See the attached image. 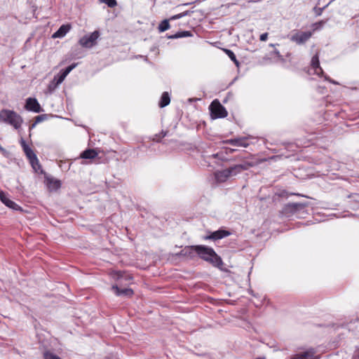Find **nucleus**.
<instances>
[{
  "label": "nucleus",
  "mask_w": 359,
  "mask_h": 359,
  "mask_svg": "<svg viewBox=\"0 0 359 359\" xmlns=\"http://www.w3.org/2000/svg\"><path fill=\"white\" fill-rule=\"evenodd\" d=\"M22 121V117L13 110L2 109L0 111V122L6 123L15 129H18L20 128Z\"/></svg>",
  "instance_id": "f03ea898"
},
{
  "label": "nucleus",
  "mask_w": 359,
  "mask_h": 359,
  "mask_svg": "<svg viewBox=\"0 0 359 359\" xmlns=\"http://www.w3.org/2000/svg\"><path fill=\"white\" fill-rule=\"evenodd\" d=\"M196 245L187 246L182 249L180 252V256L193 257L196 253Z\"/></svg>",
  "instance_id": "a211bd4d"
},
{
  "label": "nucleus",
  "mask_w": 359,
  "mask_h": 359,
  "mask_svg": "<svg viewBox=\"0 0 359 359\" xmlns=\"http://www.w3.org/2000/svg\"><path fill=\"white\" fill-rule=\"evenodd\" d=\"M55 80H56V76L54 77L53 81L48 86V89L50 91L55 90V88H53V87L55 83Z\"/></svg>",
  "instance_id": "72a5a7b5"
},
{
  "label": "nucleus",
  "mask_w": 359,
  "mask_h": 359,
  "mask_svg": "<svg viewBox=\"0 0 359 359\" xmlns=\"http://www.w3.org/2000/svg\"><path fill=\"white\" fill-rule=\"evenodd\" d=\"M191 34L189 31H183V32H179L176 33L175 35L170 36L171 39H178L182 37H187L191 36Z\"/></svg>",
  "instance_id": "b1692460"
},
{
  "label": "nucleus",
  "mask_w": 359,
  "mask_h": 359,
  "mask_svg": "<svg viewBox=\"0 0 359 359\" xmlns=\"http://www.w3.org/2000/svg\"><path fill=\"white\" fill-rule=\"evenodd\" d=\"M48 182L49 188L52 189H57L61 185L60 182L55 179H48Z\"/></svg>",
  "instance_id": "412c9836"
},
{
  "label": "nucleus",
  "mask_w": 359,
  "mask_h": 359,
  "mask_svg": "<svg viewBox=\"0 0 359 359\" xmlns=\"http://www.w3.org/2000/svg\"><path fill=\"white\" fill-rule=\"evenodd\" d=\"M0 200L4 204L11 209L17 210L20 208L17 203L8 198L3 191L0 192Z\"/></svg>",
  "instance_id": "4468645a"
},
{
  "label": "nucleus",
  "mask_w": 359,
  "mask_h": 359,
  "mask_svg": "<svg viewBox=\"0 0 359 359\" xmlns=\"http://www.w3.org/2000/svg\"><path fill=\"white\" fill-rule=\"evenodd\" d=\"M60 75L62 76L65 79L66 78V76H67V74H65V72H62L60 73Z\"/></svg>",
  "instance_id": "a19ab883"
},
{
  "label": "nucleus",
  "mask_w": 359,
  "mask_h": 359,
  "mask_svg": "<svg viewBox=\"0 0 359 359\" xmlns=\"http://www.w3.org/2000/svg\"><path fill=\"white\" fill-rule=\"evenodd\" d=\"M325 24V22L324 21H320L317 23H315L313 25V30L312 31L313 32L315 31V30H317L318 29H320L321 27H323V25Z\"/></svg>",
  "instance_id": "7c9ffc66"
},
{
  "label": "nucleus",
  "mask_w": 359,
  "mask_h": 359,
  "mask_svg": "<svg viewBox=\"0 0 359 359\" xmlns=\"http://www.w3.org/2000/svg\"><path fill=\"white\" fill-rule=\"evenodd\" d=\"M111 289L117 296L131 297L133 291L130 288H120L117 285H113Z\"/></svg>",
  "instance_id": "dca6fc26"
},
{
  "label": "nucleus",
  "mask_w": 359,
  "mask_h": 359,
  "mask_svg": "<svg viewBox=\"0 0 359 359\" xmlns=\"http://www.w3.org/2000/svg\"><path fill=\"white\" fill-rule=\"evenodd\" d=\"M170 28L169 20H163L158 25L160 32H163Z\"/></svg>",
  "instance_id": "4be33fe9"
},
{
  "label": "nucleus",
  "mask_w": 359,
  "mask_h": 359,
  "mask_svg": "<svg viewBox=\"0 0 359 359\" xmlns=\"http://www.w3.org/2000/svg\"><path fill=\"white\" fill-rule=\"evenodd\" d=\"M99 36V31L95 30L90 35L83 36L80 39L79 43L82 47L90 48L96 45Z\"/></svg>",
  "instance_id": "39448f33"
},
{
  "label": "nucleus",
  "mask_w": 359,
  "mask_h": 359,
  "mask_svg": "<svg viewBox=\"0 0 359 359\" xmlns=\"http://www.w3.org/2000/svg\"><path fill=\"white\" fill-rule=\"evenodd\" d=\"M71 26L69 25H62L52 36L53 39L62 38L70 30Z\"/></svg>",
  "instance_id": "f3484780"
},
{
  "label": "nucleus",
  "mask_w": 359,
  "mask_h": 359,
  "mask_svg": "<svg viewBox=\"0 0 359 359\" xmlns=\"http://www.w3.org/2000/svg\"><path fill=\"white\" fill-rule=\"evenodd\" d=\"M235 151H236V149L228 148V149H226V154H233Z\"/></svg>",
  "instance_id": "c9c22d12"
},
{
  "label": "nucleus",
  "mask_w": 359,
  "mask_h": 359,
  "mask_svg": "<svg viewBox=\"0 0 359 359\" xmlns=\"http://www.w3.org/2000/svg\"><path fill=\"white\" fill-rule=\"evenodd\" d=\"M229 235H231V233L229 231L224 230V229H219L217 231L210 233L209 235L206 236L204 238L205 240L217 241V240L222 239L223 238H225L226 236H229Z\"/></svg>",
  "instance_id": "1a4fd4ad"
},
{
  "label": "nucleus",
  "mask_w": 359,
  "mask_h": 359,
  "mask_svg": "<svg viewBox=\"0 0 359 359\" xmlns=\"http://www.w3.org/2000/svg\"><path fill=\"white\" fill-rule=\"evenodd\" d=\"M325 79L327 80V81H329L331 83H337V82L334 81H332L330 78H328L327 76H325Z\"/></svg>",
  "instance_id": "ea45409f"
},
{
  "label": "nucleus",
  "mask_w": 359,
  "mask_h": 359,
  "mask_svg": "<svg viewBox=\"0 0 359 359\" xmlns=\"http://www.w3.org/2000/svg\"><path fill=\"white\" fill-rule=\"evenodd\" d=\"M224 51L226 53V54L229 57V58L234 62V64L238 67L239 66V62L237 60L236 57L233 52L229 49H224Z\"/></svg>",
  "instance_id": "5701e85b"
},
{
  "label": "nucleus",
  "mask_w": 359,
  "mask_h": 359,
  "mask_svg": "<svg viewBox=\"0 0 359 359\" xmlns=\"http://www.w3.org/2000/svg\"><path fill=\"white\" fill-rule=\"evenodd\" d=\"M209 109L212 118H225L228 115L225 107L217 99L211 102Z\"/></svg>",
  "instance_id": "7ed1b4c3"
},
{
  "label": "nucleus",
  "mask_w": 359,
  "mask_h": 359,
  "mask_svg": "<svg viewBox=\"0 0 359 359\" xmlns=\"http://www.w3.org/2000/svg\"><path fill=\"white\" fill-rule=\"evenodd\" d=\"M44 359H61L58 356L50 353L49 352H46L44 353Z\"/></svg>",
  "instance_id": "c85d7f7f"
},
{
  "label": "nucleus",
  "mask_w": 359,
  "mask_h": 359,
  "mask_svg": "<svg viewBox=\"0 0 359 359\" xmlns=\"http://www.w3.org/2000/svg\"><path fill=\"white\" fill-rule=\"evenodd\" d=\"M212 156L214 158H218L221 161H228V159H226L222 154L217 153V154H213Z\"/></svg>",
  "instance_id": "2f4dec72"
},
{
  "label": "nucleus",
  "mask_w": 359,
  "mask_h": 359,
  "mask_svg": "<svg viewBox=\"0 0 359 359\" xmlns=\"http://www.w3.org/2000/svg\"><path fill=\"white\" fill-rule=\"evenodd\" d=\"M311 67H312V69L313 70V74H315L318 76H323L324 72H323V69L320 67V62H319V58H318V53H316L315 55H313L311 59Z\"/></svg>",
  "instance_id": "ddd939ff"
},
{
  "label": "nucleus",
  "mask_w": 359,
  "mask_h": 359,
  "mask_svg": "<svg viewBox=\"0 0 359 359\" xmlns=\"http://www.w3.org/2000/svg\"><path fill=\"white\" fill-rule=\"evenodd\" d=\"M257 359H265L264 358H257Z\"/></svg>",
  "instance_id": "79ce46f5"
},
{
  "label": "nucleus",
  "mask_w": 359,
  "mask_h": 359,
  "mask_svg": "<svg viewBox=\"0 0 359 359\" xmlns=\"http://www.w3.org/2000/svg\"><path fill=\"white\" fill-rule=\"evenodd\" d=\"M304 208L305 205L303 203H290L284 208V213L287 216L294 215Z\"/></svg>",
  "instance_id": "0eeeda50"
},
{
  "label": "nucleus",
  "mask_w": 359,
  "mask_h": 359,
  "mask_svg": "<svg viewBox=\"0 0 359 359\" xmlns=\"http://www.w3.org/2000/svg\"><path fill=\"white\" fill-rule=\"evenodd\" d=\"M170 102V96L167 92H164L161 97L159 102L160 107H164L169 104Z\"/></svg>",
  "instance_id": "aec40b11"
},
{
  "label": "nucleus",
  "mask_w": 359,
  "mask_h": 359,
  "mask_svg": "<svg viewBox=\"0 0 359 359\" xmlns=\"http://www.w3.org/2000/svg\"><path fill=\"white\" fill-rule=\"evenodd\" d=\"M189 13V11H184L183 13H179V14H177V15H175L173 16H172L170 20H177V19H180L182 17H184L186 15H187Z\"/></svg>",
  "instance_id": "a878e982"
},
{
  "label": "nucleus",
  "mask_w": 359,
  "mask_h": 359,
  "mask_svg": "<svg viewBox=\"0 0 359 359\" xmlns=\"http://www.w3.org/2000/svg\"><path fill=\"white\" fill-rule=\"evenodd\" d=\"M161 138L159 137V134L155 135L154 137L153 138L154 141L159 142Z\"/></svg>",
  "instance_id": "4c0bfd02"
},
{
  "label": "nucleus",
  "mask_w": 359,
  "mask_h": 359,
  "mask_svg": "<svg viewBox=\"0 0 359 359\" xmlns=\"http://www.w3.org/2000/svg\"><path fill=\"white\" fill-rule=\"evenodd\" d=\"M292 359H318L313 349L296 354Z\"/></svg>",
  "instance_id": "2eb2a0df"
},
{
  "label": "nucleus",
  "mask_w": 359,
  "mask_h": 359,
  "mask_svg": "<svg viewBox=\"0 0 359 359\" xmlns=\"http://www.w3.org/2000/svg\"><path fill=\"white\" fill-rule=\"evenodd\" d=\"M101 3L107 4L110 8H114L116 6L117 3L116 0H100Z\"/></svg>",
  "instance_id": "393cba45"
},
{
  "label": "nucleus",
  "mask_w": 359,
  "mask_h": 359,
  "mask_svg": "<svg viewBox=\"0 0 359 359\" xmlns=\"http://www.w3.org/2000/svg\"><path fill=\"white\" fill-rule=\"evenodd\" d=\"M196 254L201 259L209 262L212 266L222 269L223 265L222 259L212 248L206 245H196Z\"/></svg>",
  "instance_id": "f257e3e1"
},
{
  "label": "nucleus",
  "mask_w": 359,
  "mask_h": 359,
  "mask_svg": "<svg viewBox=\"0 0 359 359\" xmlns=\"http://www.w3.org/2000/svg\"><path fill=\"white\" fill-rule=\"evenodd\" d=\"M97 156V153L95 150L89 149H86L81 154V158L85 159H93Z\"/></svg>",
  "instance_id": "6ab92c4d"
},
{
  "label": "nucleus",
  "mask_w": 359,
  "mask_h": 359,
  "mask_svg": "<svg viewBox=\"0 0 359 359\" xmlns=\"http://www.w3.org/2000/svg\"><path fill=\"white\" fill-rule=\"evenodd\" d=\"M76 66V64H72L71 65H69V67H67L65 69L62 70L63 72H65V74H69L72 70H73Z\"/></svg>",
  "instance_id": "c756f323"
},
{
  "label": "nucleus",
  "mask_w": 359,
  "mask_h": 359,
  "mask_svg": "<svg viewBox=\"0 0 359 359\" xmlns=\"http://www.w3.org/2000/svg\"><path fill=\"white\" fill-rule=\"evenodd\" d=\"M313 35V32H299L297 31L290 36V41L301 45L306 42Z\"/></svg>",
  "instance_id": "423d86ee"
},
{
  "label": "nucleus",
  "mask_w": 359,
  "mask_h": 359,
  "mask_svg": "<svg viewBox=\"0 0 359 359\" xmlns=\"http://www.w3.org/2000/svg\"><path fill=\"white\" fill-rule=\"evenodd\" d=\"M332 1H334V0H332V1L328 4V5H329Z\"/></svg>",
  "instance_id": "c03bdc74"
},
{
  "label": "nucleus",
  "mask_w": 359,
  "mask_h": 359,
  "mask_svg": "<svg viewBox=\"0 0 359 359\" xmlns=\"http://www.w3.org/2000/svg\"><path fill=\"white\" fill-rule=\"evenodd\" d=\"M253 163L250 162H245L241 164H238L233 165L229 168L232 176L236 175L238 173H241L243 170H247L249 168L252 167Z\"/></svg>",
  "instance_id": "9b49d317"
},
{
  "label": "nucleus",
  "mask_w": 359,
  "mask_h": 359,
  "mask_svg": "<svg viewBox=\"0 0 359 359\" xmlns=\"http://www.w3.org/2000/svg\"><path fill=\"white\" fill-rule=\"evenodd\" d=\"M259 39H260V40H261L262 41H266V40H267V39H268V33H264V34H261V35H260V38H259Z\"/></svg>",
  "instance_id": "f704fd0d"
},
{
  "label": "nucleus",
  "mask_w": 359,
  "mask_h": 359,
  "mask_svg": "<svg viewBox=\"0 0 359 359\" xmlns=\"http://www.w3.org/2000/svg\"><path fill=\"white\" fill-rule=\"evenodd\" d=\"M20 145L26 156L29 159L32 168L36 171L41 167L36 155L34 154L33 150L27 144L26 142L23 139H21L20 140Z\"/></svg>",
  "instance_id": "20e7f679"
},
{
  "label": "nucleus",
  "mask_w": 359,
  "mask_h": 359,
  "mask_svg": "<svg viewBox=\"0 0 359 359\" xmlns=\"http://www.w3.org/2000/svg\"><path fill=\"white\" fill-rule=\"evenodd\" d=\"M47 118V114H41V115H39L37 116H36L35 118V122L36 123H41L45 120H46Z\"/></svg>",
  "instance_id": "bb28decb"
},
{
  "label": "nucleus",
  "mask_w": 359,
  "mask_h": 359,
  "mask_svg": "<svg viewBox=\"0 0 359 359\" xmlns=\"http://www.w3.org/2000/svg\"><path fill=\"white\" fill-rule=\"evenodd\" d=\"M65 80V78L61 76L60 74L56 76L55 83L54 85L53 88H55L58 85L62 83L63 81Z\"/></svg>",
  "instance_id": "cd10ccee"
},
{
  "label": "nucleus",
  "mask_w": 359,
  "mask_h": 359,
  "mask_svg": "<svg viewBox=\"0 0 359 359\" xmlns=\"http://www.w3.org/2000/svg\"><path fill=\"white\" fill-rule=\"evenodd\" d=\"M36 124H37V123H36V122L34 121L32 124H31V125L29 126V130H32L33 128H34L36 127Z\"/></svg>",
  "instance_id": "58836bf2"
},
{
  "label": "nucleus",
  "mask_w": 359,
  "mask_h": 359,
  "mask_svg": "<svg viewBox=\"0 0 359 359\" xmlns=\"http://www.w3.org/2000/svg\"><path fill=\"white\" fill-rule=\"evenodd\" d=\"M328 6V4H327L325 6L323 7V8H316L315 7L314 9L316 12V15H320L323 13V11L325 9V7H327Z\"/></svg>",
  "instance_id": "473e14b6"
},
{
  "label": "nucleus",
  "mask_w": 359,
  "mask_h": 359,
  "mask_svg": "<svg viewBox=\"0 0 359 359\" xmlns=\"http://www.w3.org/2000/svg\"><path fill=\"white\" fill-rule=\"evenodd\" d=\"M332 1H334V0H332V1L328 4V5H329Z\"/></svg>",
  "instance_id": "37998d69"
},
{
  "label": "nucleus",
  "mask_w": 359,
  "mask_h": 359,
  "mask_svg": "<svg viewBox=\"0 0 359 359\" xmlns=\"http://www.w3.org/2000/svg\"><path fill=\"white\" fill-rule=\"evenodd\" d=\"M248 139L249 137L248 136L240 137L237 138L227 140L226 142L233 146L248 147L250 144L249 142H248Z\"/></svg>",
  "instance_id": "9d476101"
},
{
  "label": "nucleus",
  "mask_w": 359,
  "mask_h": 359,
  "mask_svg": "<svg viewBox=\"0 0 359 359\" xmlns=\"http://www.w3.org/2000/svg\"><path fill=\"white\" fill-rule=\"evenodd\" d=\"M25 109L35 113H39L43 111L37 100L32 97H29L27 99Z\"/></svg>",
  "instance_id": "6e6552de"
},
{
  "label": "nucleus",
  "mask_w": 359,
  "mask_h": 359,
  "mask_svg": "<svg viewBox=\"0 0 359 359\" xmlns=\"http://www.w3.org/2000/svg\"><path fill=\"white\" fill-rule=\"evenodd\" d=\"M232 176L229 168L215 172V177L217 182H224Z\"/></svg>",
  "instance_id": "f8f14e48"
},
{
  "label": "nucleus",
  "mask_w": 359,
  "mask_h": 359,
  "mask_svg": "<svg viewBox=\"0 0 359 359\" xmlns=\"http://www.w3.org/2000/svg\"><path fill=\"white\" fill-rule=\"evenodd\" d=\"M166 135H167V132L163 130V131H161V133H159V137L163 138V137H165Z\"/></svg>",
  "instance_id": "e433bc0d"
}]
</instances>
